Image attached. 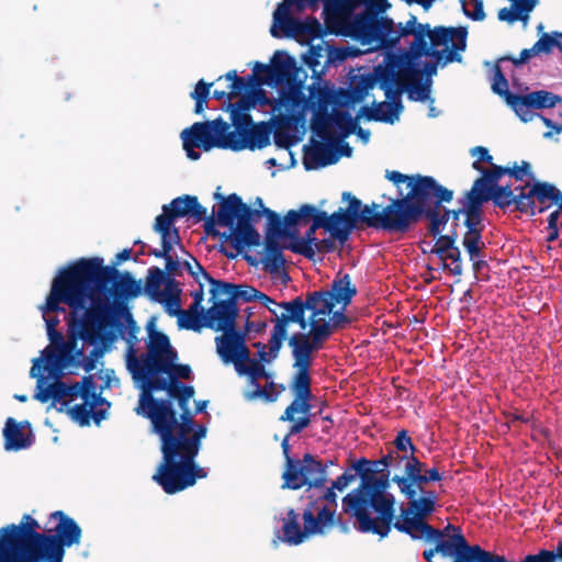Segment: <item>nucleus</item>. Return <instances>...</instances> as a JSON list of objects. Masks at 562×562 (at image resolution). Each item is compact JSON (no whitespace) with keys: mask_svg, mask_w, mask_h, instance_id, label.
<instances>
[{"mask_svg":"<svg viewBox=\"0 0 562 562\" xmlns=\"http://www.w3.org/2000/svg\"><path fill=\"white\" fill-rule=\"evenodd\" d=\"M115 267L103 266L100 257L80 258L59 271L53 280L45 303V312H63L67 304L70 326L78 323L82 340L94 344L105 338V330L114 323L106 292Z\"/></svg>","mask_w":562,"mask_h":562,"instance_id":"f257e3e1","label":"nucleus"},{"mask_svg":"<svg viewBox=\"0 0 562 562\" xmlns=\"http://www.w3.org/2000/svg\"><path fill=\"white\" fill-rule=\"evenodd\" d=\"M369 463L370 460L360 458L351 465L361 482L342 498V509L356 518L360 532L385 538L395 517V497L389 492L394 474L368 468Z\"/></svg>","mask_w":562,"mask_h":562,"instance_id":"f03ea898","label":"nucleus"},{"mask_svg":"<svg viewBox=\"0 0 562 562\" xmlns=\"http://www.w3.org/2000/svg\"><path fill=\"white\" fill-rule=\"evenodd\" d=\"M417 452L409 450L401 473H394L393 484L407 501V506L402 507L401 516L394 521L393 527L396 530H409L407 525H417L428 532H435L426 518L435 512L438 494L426 488L430 482L423 472V462L416 456Z\"/></svg>","mask_w":562,"mask_h":562,"instance_id":"7ed1b4c3","label":"nucleus"},{"mask_svg":"<svg viewBox=\"0 0 562 562\" xmlns=\"http://www.w3.org/2000/svg\"><path fill=\"white\" fill-rule=\"evenodd\" d=\"M206 427L198 425L190 435L173 441L171 451L162 458L153 480L165 493L176 494L193 486L198 479L206 477L204 468L195 463L201 441L206 437Z\"/></svg>","mask_w":562,"mask_h":562,"instance_id":"20e7f679","label":"nucleus"},{"mask_svg":"<svg viewBox=\"0 0 562 562\" xmlns=\"http://www.w3.org/2000/svg\"><path fill=\"white\" fill-rule=\"evenodd\" d=\"M385 178L397 187L406 183L409 189L406 195L400 191V196L393 199L404 233L419 221L424 212L453 199V191L439 184L430 176H407L396 170H386Z\"/></svg>","mask_w":562,"mask_h":562,"instance_id":"39448f33","label":"nucleus"},{"mask_svg":"<svg viewBox=\"0 0 562 562\" xmlns=\"http://www.w3.org/2000/svg\"><path fill=\"white\" fill-rule=\"evenodd\" d=\"M307 319L310 330L307 333L297 331L290 336L289 347L293 359V375L297 381L307 384L312 382L311 369L314 361V353L321 350L333 333L338 328H344L350 323L349 317L344 313L340 306L338 311H331L330 314H314Z\"/></svg>","mask_w":562,"mask_h":562,"instance_id":"423d86ee","label":"nucleus"},{"mask_svg":"<svg viewBox=\"0 0 562 562\" xmlns=\"http://www.w3.org/2000/svg\"><path fill=\"white\" fill-rule=\"evenodd\" d=\"M135 411L151 422L153 431L160 438L162 458L171 451L175 440L183 439L196 426L189 406L181 408L179 422L171 401L156 398L154 395H139Z\"/></svg>","mask_w":562,"mask_h":562,"instance_id":"0eeeda50","label":"nucleus"},{"mask_svg":"<svg viewBox=\"0 0 562 562\" xmlns=\"http://www.w3.org/2000/svg\"><path fill=\"white\" fill-rule=\"evenodd\" d=\"M357 292V286L352 283L351 277L339 271L328 290L307 292L305 299L296 296L291 301H283L281 306L290 308L300 321V328L305 330L307 327L306 311H314V314H330L336 305L346 310Z\"/></svg>","mask_w":562,"mask_h":562,"instance_id":"6e6552de","label":"nucleus"},{"mask_svg":"<svg viewBox=\"0 0 562 562\" xmlns=\"http://www.w3.org/2000/svg\"><path fill=\"white\" fill-rule=\"evenodd\" d=\"M376 75L380 89L384 91L385 98L389 102L383 101L374 103V106L363 105L359 110L357 119L364 117L367 121L393 124L398 120V116L404 109L400 98L405 88L402 82V77L408 78L422 75V71L412 66L396 69V66L391 64L386 67H378Z\"/></svg>","mask_w":562,"mask_h":562,"instance_id":"1a4fd4ad","label":"nucleus"},{"mask_svg":"<svg viewBox=\"0 0 562 562\" xmlns=\"http://www.w3.org/2000/svg\"><path fill=\"white\" fill-rule=\"evenodd\" d=\"M177 358V351L172 348L169 337L150 329L147 352L137 356L131 346L126 355V368L133 380L142 383L160 372H167Z\"/></svg>","mask_w":562,"mask_h":562,"instance_id":"9d476101","label":"nucleus"},{"mask_svg":"<svg viewBox=\"0 0 562 562\" xmlns=\"http://www.w3.org/2000/svg\"><path fill=\"white\" fill-rule=\"evenodd\" d=\"M289 386L294 398L279 418L280 422H289L291 424L288 434L281 442L285 469H291V465L296 464L299 461V459H293L290 456L291 447L289 439L291 436L303 431L311 424V401L313 398L312 382L307 381V384L304 385V383L297 381V376L292 375Z\"/></svg>","mask_w":562,"mask_h":562,"instance_id":"9b49d317","label":"nucleus"},{"mask_svg":"<svg viewBox=\"0 0 562 562\" xmlns=\"http://www.w3.org/2000/svg\"><path fill=\"white\" fill-rule=\"evenodd\" d=\"M352 29L351 35L356 41L362 45H374L375 48H393L402 37L414 35L417 30V27L403 26L401 23L398 30H395L392 19L370 14H356Z\"/></svg>","mask_w":562,"mask_h":562,"instance_id":"f8f14e48","label":"nucleus"},{"mask_svg":"<svg viewBox=\"0 0 562 562\" xmlns=\"http://www.w3.org/2000/svg\"><path fill=\"white\" fill-rule=\"evenodd\" d=\"M40 525L36 519L25 514L20 525H8L0 529V560H7L9 553H20L29 558L41 551L46 533L37 532Z\"/></svg>","mask_w":562,"mask_h":562,"instance_id":"ddd939ff","label":"nucleus"},{"mask_svg":"<svg viewBox=\"0 0 562 562\" xmlns=\"http://www.w3.org/2000/svg\"><path fill=\"white\" fill-rule=\"evenodd\" d=\"M306 5L314 7L312 0H285L278 4L273 12V24L270 33L273 37H281L282 35L299 37H306L308 41L323 37L325 30L319 21L314 16H308L304 21H300L292 16L291 8L294 7L297 11H302Z\"/></svg>","mask_w":562,"mask_h":562,"instance_id":"4468645a","label":"nucleus"},{"mask_svg":"<svg viewBox=\"0 0 562 562\" xmlns=\"http://www.w3.org/2000/svg\"><path fill=\"white\" fill-rule=\"evenodd\" d=\"M229 124L221 116L206 122H196L181 133L183 149L188 158L198 160L201 157L194 148L210 151L213 148L228 149L227 133Z\"/></svg>","mask_w":562,"mask_h":562,"instance_id":"2eb2a0df","label":"nucleus"},{"mask_svg":"<svg viewBox=\"0 0 562 562\" xmlns=\"http://www.w3.org/2000/svg\"><path fill=\"white\" fill-rule=\"evenodd\" d=\"M409 530H400L412 539H425L427 542H435V547L427 549L423 552V558L427 562H431L435 554H440L443 558H452V562H468L471 544L465 539L461 529L457 530V533L449 536L446 539L445 531L434 528L435 532H428L419 526H411Z\"/></svg>","mask_w":562,"mask_h":562,"instance_id":"dca6fc26","label":"nucleus"},{"mask_svg":"<svg viewBox=\"0 0 562 562\" xmlns=\"http://www.w3.org/2000/svg\"><path fill=\"white\" fill-rule=\"evenodd\" d=\"M282 488L300 490L307 486L306 493L317 492L327 483V464L316 459L312 453H305L291 469L282 473Z\"/></svg>","mask_w":562,"mask_h":562,"instance_id":"f3484780","label":"nucleus"},{"mask_svg":"<svg viewBox=\"0 0 562 562\" xmlns=\"http://www.w3.org/2000/svg\"><path fill=\"white\" fill-rule=\"evenodd\" d=\"M520 190L519 212L535 216L547 211L552 204H561L562 193L550 182L536 181L533 184L516 187Z\"/></svg>","mask_w":562,"mask_h":562,"instance_id":"a211bd4d","label":"nucleus"},{"mask_svg":"<svg viewBox=\"0 0 562 562\" xmlns=\"http://www.w3.org/2000/svg\"><path fill=\"white\" fill-rule=\"evenodd\" d=\"M205 280L211 284L210 294L213 301V305L206 311V326L212 327L216 319L233 318V314L238 313L233 299L236 284L214 279L211 274H205Z\"/></svg>","mask_w":562,"mask_h":562,"instance_id":"6ab92c4d","label":"nucleus"},{"mask_svg":"<svg viewBox=\"0 0 562 562\" xmlns=\"http://www.w3.org/2000/svg\"><path fill=\"white\" fill-rule=\"evenodd\" d=\"M323 228L330 234V236L338 240L341 245L346 243L344 236H339L337 234L338 227L330 218L329 214H321L318 215L314 222H312L308 229L305 232L303 237H300V234L296 238H292L289 243H283V247L288 250H291L294 254L301 255L306 259L313 260L315 257V248L314 244L317 243V238L315 236L316 231Z\"/></svg>","mask_w":562,"mask_h":562,"instance_id":"aec40b11","label":"nucleus"},{"mask_svg":"<svg viewBox=\"0 0 562 562\" xmlns=\"http://www.w3.org/2000/svg\"><path fill=\"white\" fill-rule=\"evenodd\" d=\"M295 68L296 64L293 57L286 52L277 50L271 58L270 65H263L259 61L255 63L251 79H258V86L278 85L291 80Z\"/></svg>","mask_w":562,"mask_h":562,"instance_id":"412c9836","label":"nucleus"},{"mask_svg":"<svg viewBox=\"0 0 562 562\" xmlns=\"http://www.w3.org/2000/svg\"><path fill=\"white\" fill-rule=\"evenodd\" d=\"M50 519H57L58 522L53 529L54 535L46 533L42 550H48L60 555L65 553L66 547L69 548L80 542L82 531L80 526L61 510L52 513Z\"/></svg>","mask_w":562,"mask_h":562,"instance_id":"4be33fe9","label":"nucleus"},{"mask_svg":"<svg viewBox=\"0 0 562 562\" xmlns=\"http://www.w3.org/2000/svg\"><path fill=\"white\" fill-rule=\"evenodd\" d=\"M412 451H419L414 445L408 431L401 429L397 431L395 438L387 447V452L378 460H370L368 468L379 469L380 471H393L401 473L403 465L406 461L407 454Z\"/></svg>","mask_w":562,"mask_h":562,"instance_id":"5701e85b","label":"nucleus"},{"mask_svg":"<svg viewBox=\"0 0 562 562\" xmlns=\"http://www.w3.org/2000/svg\"><path fill=\"white\" fill-rule=\"evenodd\" d=\"M513 102V111L525 123L539 116L533 110L551 109L558 103H562V98L547 90H537L527 94H518L510 97Z\"/></svg>","mask_w":562,"mask_h":562,"instance_id":"b1692460","label":"nucleus"},{"mask_svg":"<svg viewBox=\"0 0 562 562\" xmlns=\"http://www.w3.org/2000/svg\"><path fill=\"white\" fill-rule=\"evenodd\" d=\"M379 204L373 202L371 205H362L360 212L357 214V224L362 223L368 227L382 228L390 233H404L394 200L387 204L383 211L379 212Z\"/></svg>","mask_w":562,"mask_h":562,"instance_id":"393cba45","label":"nucleus"},{"mask_svg":"<svg viewBox=\"0 0 562 562\" xmlns=\"http://www.w3.org/2000/svg\"><path fill=\"white\" fill-rule=\"evenodd\" d=\"M471 191H474V195L483 203V205L493 201L494 205L505 210L510 205H515V210L519 212L520 190H513L510 186H499L498 182L490 183L487 181H481L480 177L475 179L472 184Z\"/></svg>","mask_w":562,"mask_h":562,"instance_id":"a878e982","label":"nucleus"},{"mask_svg":"<svg viewBox=\"0 0 562 562\" xmlns=\"http://www.w3.org/2000/svg\"><path fill=\"white\" fill-rule=\"evenodd\" d=\"M464 226L467 232L462 238L464 248H469L471 254L475 249V245L484 244L482 233L485 228L483 224V203L474 195V191L465 192V216Z\"/></svg>","mask_w":562,"mask_h":562,"instance_id":"bb28decb","label":"nucleus"},{"mask_svg":"<svg viewBox=\"0 0 562 562\" xmlns=\"http://www.w3.org/2000/svg\"><path fill=\"white\" fill-rule=\"evenodd\" d=\"M271 322L274 324V326L268 342L269 350L267 351V349H262L258 351V361L260 363H270L278 358L283 342L285 340L289 341V325L291 323L297 324L300 326V321L294 316L290 308H284V312H281L280 316L277 318H271Z\"/></svg>","mask_w":562,"mask_h":562,"instance_id":"cd10ccee","label":"nucleus"},{"mask_svg":"<svg viewBox=\"0 0 562 562\" xmlns=\"http://www.w3.org/2000/svg\"><path fill=\"white\" fill-rule=\"evenodd\" d=\"M215 198L221 200L217 211L218 225L232 228L235 221L239 223L247 216H257V218L261 217V212H259V210L251 209L248 204L244 203L241 198L236 193H232L227 196H222L220 193H215Z\"/></svg>","mask_w":562,"mask_h":562,"instance_id":"c85d7f7f","label":"nucleus"},{"mask_svg":"<svg viewBox=\"0 0 562 562\" xmlns=\"http://www.w3.org/2000/svg\"><path fill=\"white\" fill-rule=\"evenodd\" d=\"M143 392L140 395H153L155 391H166L170 398L178 401L180 408L189 406L190 400L193 397L195 391L191 385H184L179 380L154 376L142 382Z\"/></svg>","mask_w":562,"mask_h":562,"instance_id":"c756f323","label":"nucleus"},{"mask_svg":"<svg viewBox=\"0 0 562 562\" xmlns=\"http://www.w3.org/2000/svg\"><path fill=\"white\" fill-rule=\"evenodd\" d=\"M271 128L267 123L251 125L240 137L237 132L227 133L228 149L241 151L244 149L255 150L267 147L270 144Z\"/></svg>","mask_w":562,"mask_h":562,"instance_id":"7c9ffc66","label":"nucleus"},{"mask_svg":"<svg viewBox=\"0 0 562 562\" xmlns=\"http://www.w3.org/2000/svg\"><path fill=\"white\" fill-rule=\"evenodd\" d=\"M48 370V366H42L41 359L34 360V363L30 371L32 378H37V391L34 395V398L40 401L41 403H46L49 400H53L54 404L61 403L64 406H67L69 404V401L66 400L67 391L66 383L64 381L55 380L54 382L44 386V376L42 372Z\"/></svg>","mask_w":562,"mask_h":562,"instance_id":"2f4dec72","label":"nucleus"},{"mask_svg":"<svg viewBox=\"0 0 562 562\" xmlns=\"http://www.w3.org/2000/svg\"><path fill=\"white\" fill-rule=\"evenodd\" d=\"M342 200L348 201V206L346 209L339 207L330 214V218L338 227L337 234L344 236L347 241L351 232L357 227V214L362 207V202L350 192H344Z\"/></svg>","mask_w":562,"mask_h":562,"instance_id":"473e14b6","label":"nucleus"},{"mask_svg":"<svg viewBox=\"0 0 562 562\" xmlns=\"http://www.w3.org/2000/svg\"><path fill=\"white\" fill-rule=\"evenodd\" d=\"M238 313L233 314V318L222 317L210 327L215 331H223V335L215 338L216 351L236 348L246 345V331L236 329Z\"/></svg>","mask_w":562,"mask_h":562,"instance_id":"72a5a7b5","label":"nucleus"},{"mask_svg":"<svg viewBox=\"0 0 562 562\" xmlns=\"http://www.w3.org/2000/svg\"><path fill=\"white\" fill-rule=\"evenodd\" d=\"M259 221L257 216H247L236 226L232 227L227 234L226 240H229L237 252H241L246 247H256L260 245V234L254 227V222Z\"/></svg>","mask_w":562,"mask_h":562,"instance_id":"f704fd0d","label":"nucleus"},{"mask_svg":"<svg viewBox=\"0 0 562 562\" xmlns=\"http://www.w3.org/2000/svg\"><path fill=\"white\" fill-rule=\"evenodd\" d=\"M30 424L18 423L13 417H8L3 428L4 449L7 451H20L30 448L34 442L32 430L26 429Z\"/></svg>","mask_w":562,"mask_h":562,"instance_id":"c9c22d12","label":"nucleus"},{"mask_svg":"<svg viewBox=\"0 0 562 562\" xmlns=\"http://www.w3.org/2000/svg\"><path fill=\"white\" fill-rule=\"evenodd\" d=\"M339 139L325 144L315 142L312 147H304L303 165L306 170H315L338 161L339 155L333 145L338 144Z\"/></svg>","mask_w":562,"mask_h":562,"instance_id":"e433bc0d","label":"nucleus"},{"mask_svg":"<svg viewBox=\"0 0 562 562\" xmlns=\"http://www.w3.org/2000/svg\"><path fill=\"white\" fill-rule=\"evenodd\" d=\"M427 38L430 40V25L428 23L419 24L414 33V41L409 46V52L407 53L409 64L406 67H413L412 63L419 59L422 56H431L441 60L443 50L431 48V45H428ZM414 68L416 67L414 66Z\"/></svg>","mask_w":562,"mask_h":562,"instance_id":"4c0bfd02","label":"nucleus"},{"mask_svg":"<svg viewBox=\"0 0 562 562\" xmlns=\"http://www.w3.org/2000/svg\"><path fill=\"white\" fill-rule=\"evenodd\" d=\"M258 204L262 207L259 210L261 212V216L265 215L268 218L267 229H266V237L271 238H279V239H290L296 238L299 235V228L291 227L286 223V214L283 218L281 216L268 209L265 207L262 204V200L260 198H257Z\"/></svg>","mask_w":562,"mask_h":562,"instance_id":"58836bf2","label":"nucleus"},{"mask_svg":"<svg viewBox=\"0 0 562 562\" xmlns=\"http://www.w3.org/2000/svg\"><path fill=\"white\" fill-rule=\"evenodd\" d=\"M110 284L111 289L109 288L106 294L111 293L115 301L136 297L142 292L140 283L127 271L121 273L116 269V273H113Z\"/></svg>","mask_w":562,"mask_h":562,"instance_id":"ea45409f","label":"nucleus"},{"mask_svg":"<svg viewBox=\"0 0 562 562\" xmlns=\"http://www.w3.org/2000/svg\"><path fill=\"white\" fill-rule=\"evenodd\" d=\"M467 29L464 27H446L436 26L430 29V45L431 48L438 46H447L450 42L454 49H465L467 46Z\"/></svg>","mask_w":562,"mask_h":562,"instance_id":"a19ab883","label":"nucleus"},{"mask_svg":"<svg viewBox=\"0 0 562 562\" xmlns=\"http://www.w3.org/2000/svg\"><path fill=\"white\" fill-rule=\"evenodd\" d=\"M316 508L315 502H310L303 513V521L308 524V531H312V535H324L325 527L335 524L336 512L325 505L315 515L314 509Z\"/></svg>","mask_w":562,"mask_h":562,"instance_id":"79ce46f5","label":"nucleus"},{"mask_svg":"<svg viewBox=\"0 0 562 562\" xmlns=\"http://www.w3.org/2000/svg\"><path fill=\"white\" fill-rule=\"evenodd\" d=\"M378 82V75H362L351 80L348 89H340L339 95L344 99L345 104H355L362 102L369 90L373 89Z\"/></svg>","mask_w":562,"mask_h":562,"instance_id":"37998d69","label":"nucleus"},{"mask_svg":"<svg viewBox=\"0 0 562 562\" xmlns=\"http://www.w3.org/2000/svg\"><path fill=\"white\" fill-rule=\"evenodd\" d=\"M167 206H169V211L176 218L191 216L196 222H200L205 218V214H207L206 207L201 205L198 198L194 195L178 196Z\"/></svg>","mask_w":562,"mask_h":562,"instance_id":"c03bdc74","label":"nucleus"},{"mask_svg":"<svg viewBox=\"0 0 562 562\" xmlns=\"http://www.w3.org/2000/svg\"><path fill=\"white\" fill-rule=\"evenodd\" d=\"M282 532L283 541L294 546L303 543L312 535V531H308L307 522H304L303 529L301 528L299 514L293 508L288 510L286 518L283 519Z\"/></svg>","mask_w":562,"mask_h":562,"instance_id":"a18cd8bd","label":"nucleus"},{"mask_svg":"<svg viewBox=\"0 0 562 562\" xmlns=\"http://www.w3.org/2000/svg\"><path fill=\"white\" fill-rule=\"evenodd\" d=\"M104 404H92L91 400L87 402L83 401L81 404H77L69 409V414L71 418L79 423L81 426H88L90 424V419L92 418L94 423L98 425L101 420L105 418L106 409L97 408L98 406H103Z\"/></svg>","mask_w":562,"mask_h":562,"instance_id":"49530a36","label":"nucleus"},{"mask_svg":"<svg viewBox=\"0 0 562 562\" xmlns=\"http://www.w3.org/2000/svg\"><path fill=\"white\" fill-rule=\"evenodd\" d=\"M77 342V337L75 335L70 336L67 341L58 347L57 351L50 350L46 353V361L60 369L74 364L76 361L74 351L78 348Z\"/></svg>","mask_w":562,"mask_h":562,"instance_id":"de8ad7c7","label":"nucleus"},{"mask_svg":"<svg viewBox=\"0 0 562 562\" xmlns=\"http://www.w3.org/2000/svg\"><path fill=\"white\" fill-rule=\"evenodd\" d=\"M297 119L293 115L280 116L276 122L274 144L280 148H290L296 142L289 131L294 128Z\"/></svg>","mask_w":562,"mask_h":562,"instance_id":"09e8293b","label":"nucleus"},{"mask_svg":"<svg viewBox=\"0 0 562 562\" xmlns=\"http://www.w3.org/2000/svg\"><path fill=\"white\" fill-rule=\"evenodd\" d=\"M166 281H168V283L172 285L173 278L167 276V273L158 267L149 268L145 282V292L150 297L158 299L159 296L164 295L161 286L165 285Z\"/></svg>","mask_w":562,"mask_h":562,"instance_id":"8fccbe9b","label":"nucleus"},{"mask_svg":"<svg viewBox=\"0 0 562 562\" xmlns=\"http://www.w3.org/2000/svg\"><path fill=\"white\" fill-rule=\"evenodd\" d=\"M321 214H327V212L318 210L313 204H302L297 210L286 212V223L289 226L297 228V226L307 224L310 221L314 222Z\"/></svg>","mask_w":562,"mask_h":562,"instance_id":"3c124183","label":"nucleus"},{"mask_svg":"<svg viewBox=\"0 0 562 562\" xmlns=\"http://www.w3.org/2000/svg\"><path fill=\"white\" fill-rule=\"evenodd\" d=\"M217 353L225 363L232 362L239 375H243V370L249 364V360H254L250 358V350L247 345L226 350L223 349Z\"/></svg>","mask_w":562,"mask_h":562,"instance_id":"603ef678","label":"nucleus"},{"mask_svg":"<svg viewBox=\"0 0 562 562\" xmlns=\"http://www.w3.org/2000/svg\"><path fill=\"white\" fill-rule=\"evenodd\" d=\"M422 75L413 77H402V82L405 86L404 91L407 92L408 99L412 101L425 102L430 95V80L426 83L420 82Z\"/></svg>","mask_w":562,"mask_h":562,"instance_id":"864d4df0","label":"nucleus"},{"mask_svg":"<svg viewBox=\"0 0 562 562\" xmlns=\"http://www.w3.org/2000/svg\"><path fill=\"white\" fill-rule=\"evenodd\" d=\"M225 78L227 81H231L229 86V94L232 100L238 95L247 93L250 87L258 86V79H251V75H248L247 78L239 77L236 70H231L224 76H220L217 81Z\"/></svg>","mask_w":562,"mask_h":562,"instance_id":"5fc2aeb1","label":"nucleus"},{"mask_svg":"<svg viewBox=\"0 0 562 562\" xmlns=\"http://www.w3.org/2000/svg\"><path fill=\"white\" fill-rule=\"evenodd\" d=\"M254 387L252 391L245 394L246 400L254 401L256 398H262L268 403H273L278 401L281 393L285 391L284 384H277L272 381L268 382L265 386L257 384Z\"/></svg>","mask_w":562,"mask_h":562,"instance_id":"6e6d98bb","label":"nucleus"},{"mask_svg":"<svg viewBox=\"0 0 562 562\" xmlns=\"http://www.w3.org/2000/svg\"><path fill=\"white\" fill-rule=\"evenodd\" d=\"M335 101V93L326 87L311 89L308 106L315 112H328V106Z\"/></svg>","mask_w":562,"mask_h":562,"instance_id":"4d7b16f0","label":"nucleus"},{"mask_svg":"<svg viewBox=\"0 0 562 562\" xmlns=\"http://www.w3.org/2000/svg\"><path fill=\"white\" fill-rule=\"evenodd\" d=\"M331 121V115H329L328 112L323 113L314 111L313 119L311 121V128L323 140L328 143L336 142L330 127Z\"/></svg>","mask_w":562,"mask_h":562,"instance_id":"13d9d810","label":"nucleus"},{"mask_svg":"<svg viewBox=\"0 0 562 562\" xmlns=\"http://www.w3.org/2000/svg\"><path fill=\"white\" fill-rule=\"evenodd\" d=\"M423 216L429 220V233L431 236L435 237L442 232L443 226L449 222L450 212H447L446 209L443 210V212H441L440 205H435V207H431L428 211L424 212Z\"/></svg>","mask_w":562,"mask_h":562,"instance_id":"bf43d9fd","label":"nucleus"},{"mask_svg":"<svg viewBox=\"0 0 562 562\" xmlns=\"http://www.w3.org/2000/svg\"><path fill=\"white\" fill-rule=\"evenodd\" d=\"M214 82H206L203 79H200L194 90L190 93V97L195 101L194 113L202 114L204 110L207 108V102L210 99L211 87Z\"/></svg>","mask_w":562,"mask_h":562,"instance_id":"052dcab7","label":"nucleus"},{"mask_svg":"<svg viewBox=\"0 0 562 562\" xmlns=\"http://www.w3.org/2000/svg\"><path fill=\"white\" fill-rule=\"evenodd\" d=\"M505 175H508L518 181H522L521 175L518 170V165L517 162H514L513 167L493 165V168H490V171H486L484 173V177H480V182L487 181L490 183L492 182L495 184V182H498L501 178Z\"/></svg>","mask_w":562,"mask_h":562,"instance_id":"680f3d73","label":"nucleus"},{"mask_svg":"<svg viewBox=\"0 0 562 562\" xmlns=\"http://www.w3.org/2000/svg\"><path fill=\"white\" fill-rule=\"evenodd\" d=\"M470 154L472 157H477L476 160L472 162V168L479 171L481 177H484V173L490 171V168H493V156L490 154L488 149L483 146L471 148Z\"/></svg>","mask_w":562,"mask_h":562,"instance_id":"e2e57ef3","label":"nucleus"},{"mask_svg":"<svg viewBox=\"0 0 562 562\" xmlns=\"http://www.w3.org/2000/svg\"><path fill=\"white\" fill-rule=\"evenodd\" d=\"M334 124L341 131V137L353 134L358 127L359 119H353L347 111H334L331 115Z\"/></svg>","mask_w":562,"mask_h":562,"instance_id":"0e129e2a","label":"nucleus"},{"mask_svg":"<svg viewBox=\"0 0 562 562\" xmlns=\"http://www.w3.org/2000/svg\"><path fill=\"white\" fill-rule=\"evenodd\" d=\"M492 90L494 93L504 98L506 103L510 106V109H513V102L510 97H517L518 94L512 93L508 90V81L498 65H496L494 68Z\"/></svg>","mask_w":562,"mask_h":562,"instance_id":"69168bd1","label":"nucleus"},{"mask_svg":"<svg viewBox=\"0 0 562 562\" xmlns=\"http://www.w3.org/2000/svg\"><path fill=\"white\" fill-rule=\"evenodd\" d=\"M79 383L80 387H82L83 401L91 400L92 404H105L106 407H110V403L102 397L101 392H97V385L91 374L85 375Z\"/></svg>","mask_w":562,"mask_h":562,"instance_id":"338daca9","label":"nucleus"},{"mask_svg":"<svg viewBox=\"0 0 562 562\" xmlns=\"http://www.w3.org/2000/svg\"><path fill=\"white\" fill-rule=\"evenodd\" d=\"M175 314L178 315V325L180 328L200 331L203 327H207L205 318L184 312L179 307L175 311Z\"/></svg>","mask_w":562,"mask_h":562,"instance_id":"774afa93","label":"nucleus"}]
</instances>
